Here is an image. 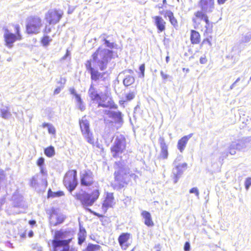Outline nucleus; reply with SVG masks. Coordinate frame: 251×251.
Instances as JSON below:
<instances>
[{
    "mask_svg": "<svg viewBox=\"0 0 251 251\" xmlns=\"http://www.w3.org/2000/svg\"><path fill=\"white\" fill-rule=\"evenodd\" d=\"M112 51L99 47L95 52L92 55V60L86 61L85 66L87 71L91 75L92 80L97 81L99 79L105 81L106 72H99L98 69L92 67V62L97 64L101 71L105 70L108 62L111 60L112 56Z\"/></svg>",
    "mask_w": 251,
    "mask_h": 251,
    "instance_id": "1",
    "label": "nucleus"
},
{
    "mask_svg": "<svg viewBox=\"0 0 251 251\" xmlns=\"http://www.w3.org/2000/svg\"><path fill=\"white\" fill-rule=\"evenodd\" d=\"M69 231L60 230L55 231L54 239L52 241L53 251H77L74 248H70L71 238H68Z\"/></svg>",
    "mask_w": 251,
    "mask_h": 251,
    "instance_id": "2",
    "label": "nucleus"
},
{
    "mask_svg": "<svg viewBox=\"0 0 251 251\" xmlns=\"http://www.w3.org/2000/svg\"><path fill=\"white\" fill-rule=\"evenodd\" d=\"M251 147V136L243 137L232 142L228 147V152L231 155L236 154V150L246 151Z\"/></svg>",
    "mask_w": 251,
    "mask_h": 251,
    "instance_id": "3",
    "label": "nucleus"
},
{
    "mask_svg": "<svg viewBox=\"0 0 251 251\" xmlns=\"http://www.w3.org/2000/svg\"><path fill=\"white\" fill-rule=\"evenodd\" d=\"M99 190H95L90 194L86 192L82 191L76 193L74 196L75 198L79 201L84 207L91 206L99 197Z\"/></svg>",
    "mask_w": 251,
    "mask_h": 251,
    "instance_id": "4",
    "label": "nucleus"
},
{
    "mask_svg": "<svg viewBox=\"0 0 251 251\" xmlns=\"http://www.w3.org/2000/svg\"><path fill=\"white\" fill-rule=\"evenodd\" d=\"M113 145L110 150L113 157L116 158L126 149V141L125 137L122 134H118L113 137Z\"/></svg>",
    "mask_w": 251,
    "mask_h": 251,
    "instance_id": "5",
    "label": "nucleus"
},
{
    "mask_svg": "<svg viewBox=\"0 0 251 251\" xmlns=\"http://www.w3.org/2000/svg\"><path fill=\"white\" fill-rule=\"evenodd\" d=\"M115 168L117 170L114 173L115 179L119 183H126L129 174V169L123 162H116Z\"/></svg>",
    "mask_w": 251,
    "mask_h": 251,
    "instance_id": "6",
    "label": "nucleus"
},
{
    "mask_svg": "<svg viewBox=\"0 0 251 251\" xmlns=\"http://www.w3.org/2000/svg\"><path fill=\"white\" fill-rule=\"evenodd\" d=\"M63 183L69 191L72 193L78 184L77 171L75 170L68 171L64 177Z\"/></svg>",
    "mask_w": 251,
    "mask_h": 251,
    "instance_id": "7",
    "label": "nucleus"
},
{
    "mask_svg": "<svg viewBox=\"0 0 251 251\" xmlns=\"http://www.w3.org/2000/svg\"><path fill=\"white\" fill-rule=\"evenodd\" d=\"M42 25V20L39 17H30L27 20L26 32L29 34H37L40 32Z\"/></svg>",
    "mask_w": 251,
    "mask_h": 251,
    "instance_id": "8",
    "label": "nucleus"
},
{
    "mask_svg": "<svg viewBox=\"0 0 251 251\" xmlns=\"http://www.w3.org/2000/svg\"><path fill=\"white\" fill-rule=\"evenodd\" d=\"M79 123L82 135L88 143L91 144H93L94 139L92 133L90 130L89 121H87L84 117H83L81 120H79Z\"/></svg>",
    "mask_w": 251,
    "mask_h": 251,
    "instance_id": "9",
    "label": "nucleus"
},
{
    "mask_svg": "<svg viewBox=\"0 0 251 251\" xmlns=\"http://www.w3.org/2000/svg\"><path fill=\"white\" fill-rule=\"evenodd\" d=\"M12 199L13 200V208H19L21 209V210H10V212L9 214H19L21 212H23V210H25L26 207V206L25 204V201H24L23 197L18 194L15 193L13 195Z\"/></svg>",
    "mask_w": 251,
    "mask_h": 251,
    "instance_id": "10",
    "label": "nucleus"
},
{
    "mask_svg": "<svg viewBox=\"0 0 251 251\" xmlns=\"http://www.w3.org/2000/svg\"><path fill=\"white\" fill-rule=\"evenodd\" d=\"M63 14L61 10L50 9L46 14L45 19L50 25H55L59 22Z\"/></svg>",
    "mask_w": 251,
    "mask_h": 251,
    "instance_id": "11",
    "label": "nucleus"
},
{
    "mask_svg": "<svg viewBox=\"0 0 251 251\" xmlns=\"http://www.w3.org/2000/svg\"><path fill=\"white\" fill-rule=\"evenodd\" d=\"M3 38L5 41V45L8 48L11 49L13 46V44L18 40L17 36L11 32L7 28H3Z\"/></svg>",
    "mask_w": 251,
    "mask_h": 251,
    "instance_id": "12",
    "label": "nucleus"
},
{
    "mask_svg": "<svg viewBox=\"0 0 251 251\" xmlns=\"http://www.w3.org/2000/svg\"><path fill=\"white\" fill-rule=\"evenodd\" d=\"M80 183L82 186H89L93 183V174L90 170H85L80 174Z\"/></svg>",
    "mask_w": 251,
    "mask_h": 251,
    "instance_id": "13",
    "label": "nucleus"
},
{
    "mask_svg": "<svg viewBox=\"0 0 251 251\" xmlns=\"http://www.w3.org/2000/svg\"><path fill=\"white\" fill-rule=\"evenodd\" d=\"M187 164L186 163L176 165L173 168L172 173L174 176V183H176L183 172L186 169Z\"/></svg>",
    "mask_w": 251,
    "mask_h": 251,
    "instance_id": "14",
    "label": "nucleus"
},
{
    "mask_svg": "<svg viewBox=\"0 0 251 251\" xmlns=\"http://www.w3.org/2000/svg\"><path fill=\"white\" fill-rule=\"evenodd\" d=\"M98 103V107H106L109 108H117V106L114 104L113 100L111 98L106 97H100V99L99 100Z\"/></svg>",
    "mask_w": 251,
    "mask_h": 251,
    "instance_id": "15",
    "label": "nucleus"
},
{
    "mask_svg": "<svg viewBox=\"0 0 251 251\" xmlns=\"http://www.w3.org/2000/svg\"><path fill=\"white\" fill-rule=\"evenodd\" d=\"M158 143L161 149L159 158L163 159H167L168 157V146L166 144L164 138L163 137H160L158 139Z\"/></svg>",
    "mask_w": 251,
    "mask_h": 251,
    "instance_id": "16",
    "label": "nucleus"
},
{
    "mask_svg": "<svg viewBox=\"0 0 251 251\" xmlns=\"http://www.w3.org/2000/svg\"><path fill=\"white\" fill-rule=\"evenodd\" d=\"M200 4L204 13H211L214 8V0H201Z\"/></svg>",
    "mask_w": 251,
    "mask_h": 251,
    "instance_id": "17",
    "label": "nucleus"
},
{
    "mask_svg": "<svg viewBox=\"0 0 251 251\" xmlns=\"http://www.w3.org/2000/svg\"><path fill=\"white\" fill-rule=\"evenodd\" d=\"M65 218V217L63 215H58L53 212L50 216V224L51 225L56 226L57 225L62 223L64 222Z\"/></svg>",
    "mask_w": 251,
    "mask_h": 251,
    "instance_id": "18",
    "label": "nucleus"
},
{
    "mask_svg": "<svg viewBox=\"0 0 251 251\" xmlns=\"http://www.w3.org/2000/svg\"><path fill=\"white\" fill-rule=\"evenodd\" d=\"M106 114L109 117L114 119L116 123L122 124L123 123V115L120 111H107Z\"/></svg>",
    "mask_w": 251,
    "mask_h": 251,
    "instance_id": "19",
    "label": "nucleus"
},
{
    "mask_svg": "<svg viewBox=\"0 0 251 251\" xmlns=\"http://www.w3.org/2000/svg\"><path fill=\"white\" fill-rule=\"evenodd\" d=\"M114 197L112 193H107L106 198L102 203V208L104 212L111 207L113 204Z\"/></svg>",
    "mask_w": 251,
    "mask_h": 251,
    "instance_id": "20",
    "label": "nucleus"
},
{
    "mask_svg": "<svg viewBox=\"0 0 251 251\" xmlns=\"http://www.w3.org/2000/svg\"><path fill=\"white\" fill-rule=\"evenodd\" d=\"M193 134L191 133L188 135L184 136L179 139L177 142V147L180 152H182L184 150L186 146L189 139L192 137Z\"/></svg>",
    "mask_w": 251,
    "mask_h": 251,
    "instance_id": "21",
    "label": "nucleus"
},
{
    "mask_svg": "<svg viewBox=\"0 0 251 251\" xmlns=\"http://www.w3.org/2000/svg\"><path fill=\"white\" fill-rule=\"evenodd\" d=\"M251 39V33L248 32L245 34H242L239 38V40L237 43V45L238 48L240 50H243L245 46L244 44L247 43L250 41Z\"/></svg>",
    "mask_w": 251,
    "mask_h": 251,
    "instance_id": "22",
    "label": "nucleus"
},
{
    "mask_svg": "<svg viewBox=\"0 0 251 251\" xmlns=\"http://www.w3.org/2000/svg\"><path fill=\"white\" fill-rule=\"evenodd\" d=\"M88 95L91 100L93 101H96L97 103L99 100L100 99L101 97L98 93L97 89L94 87V85L92 83L90 85L89 89Z\"/></svg>",
    "mask_w": 251,
    "mask_h": 251,
    "instance_id": "23",
    "label": "nucleus"
},
{
    "mask_svg": "<svg viewBox=\"0 0 251 251\" xmlns=\"http://www.w3.org/2000/svg\"><path fill=\"white\" fill-rule=\"evenodd\" d=\"M130 237V234L128 233H122L118 238V242L120 246L123 248L124 247L127 248L129 246L127 241Z\"/></svg>",
    "mask_w": 251,
    "mask_h": 251,
    "instance_id": "24",
    "label": "nucleus"
},
{
    "mask_svg": "<svg viewBox=\"0 0 251 251\" xmlns=\"http://www.w3.org/2000/svg\"><path fill=\"white\" fill-rule=\"evenodd\" d=\"M154 20V24L157 27L158 32L163 31L165 29V22L163 18L159 16H156L153 17Z\"/></svg>",
    "mask_w": 251,
    "mask_h": 251,
    "instance_id": "25",
    "label": "nucleus"
},
{
    "mask_svg": "<svg viewBox=\"0 0 251 251\" xmlns=\"http://www.w3.org/2000/svg\"><path fill=\"white\" fill-rule=\"evenodd\" d=\"M141 216L144 219V223L146 226L149 227L154 226V223L150 212L147 211H143L141 213Z\"/></svg>",
    "mask_w": 251,
    "mask_h": 251,
    "instance_id": "26",
    "label": "nucleus"
},
{
    "mask_svg": "<svg viewBox=\"0 0 251 251\" xmlns=\"http://www.w3.org/2000/svg\"><path fill=\"white\" fill-rule=\"evenodd\" d=\"M11 116L12 114L8 107L4 106L0 108V116L3 119L8 120L11 118Z\"/></svg>",
    "mask_w": 251,
    "mask_h": 251,
    "instance_id": "27",
    "label": "nucleus"
},
{
    "mask_svg": "<svg viewBox=\"0 0 251 251\" xmlns=\"http://www.w3.org/2000/svg\"><path fill=\"white\" fill-rule=\"evenodd\" d=\"M86 237V231L85 229L82 226H79V231L78 233V244L81 245L85 240Z\"/></svg>",
    "mask_w": 251,
    "mask_h": 251,
    "instance_id": "28",
    "label": "nucleus"
},
{
    "mask_svg": "<svg viewBox=\"0 0 251 251\" xmlns=\"http://www.w3.org/2000/svg\"><path fill=\"white\" fill-rule=\"evenodd\" d=\"M190 39L193 44H199L200 42V35L199 33L195 30H192L191 31Z\"/></svg>",
    "mask_w": 251,
    "mask_h": 251,
    "instance_id": "29",
    "label": "nucleus"
},
{
    "mask_svg": "<svg viewBox=\"0 0 251 251\" xmlns=\"http://www.w3.org/2000/svg\"><path fill=\"white\" fill-rule=\"evenodd\" d=\"M39 175L38 174L33 176L30 180V186L35 189H37L39 186Z\"/></svg>",
    "mask_w": 251,
    "mask_h": 251,
    "instance_id": "30",
    "label": "nucleus"
},
{
    "mask_svg": "<svg viewBox=\"0 0 251 251\" xmlns=\"http://www.w3.org/2000/svg\"><path fill=\"white\" fill-rule=\"evenodd\" d=\"M165 17H168L169 19L170 22L171 24L174 26H175L177 25V21L176 19L174 16L173 13L171 11H166L165 14Z\"/></svg>",
    "mask_w": 251,
    "mask_h": 251,
    "instance_id": "31",
    "label": "nucleus"
},
{
    "mask_svg": "<svg viewBox=\"0 0 251 251\" xmlns=\"http://www.w3.org/2000/svg\"><path fill=\"white\" fill-rule=\"evenodd\" d=\"M135 81L134 77L132 76L128 75L123 80V83L125 86H128L132 84Z\"/></svg>",
    "mask_w": 251,
    "mask_h": 251,
    "instance_id": "32",
    "label": "nucleus"
},
{
    "mask_svg": "<svg viewBox=\"0 0 251 251\" xmlns=\"http://www.w3.org/2000/svg\"><path fill=\"white\" fill-rule=\"evenodd\" d=\"M205 25V32L206 33H211L212 31V28H213V24L209 22L208 20V18H205V21H204Z\"/></svg>",
    "mask_w": 251,
    "mask_h": 251,
    "instance_id": "33",
    "label": "nucleus"
},
{
    "mask_svg": "<svg viewBox=\"0 0 251 251\" xmlns=\"http://www.w3.org/2000/svg\"><path fill=\"white\" fill-rule=\"evenodd\" d=\"M42 126L44 128L47 127L48 132L50 134H55L56 132V130L55 127L52 126V125L44 123L42 125Z\"/></svg>",
    "mask_w": 251,
    "mask_h": 251,
    "instance_id": "34",
    "label": "nucleus"
},
{
    "mask_svg": "<svg viewBox=\"0 0 251 251\" xmlns=\"http://www.w3.org/2000/svg\"><path fill=\"white\" fill-rule=\"evenodd\" d=\"M45 154L48 157H52L55 154V150L54 147L50 146L45 149Z\"/></svg>",
    "mask_w": 251,
    "mask_h": 251,
    "instance_id": "35",
    "label": "nucleus"
},
{
    "mask_svg": "<svg viewBox=\"0 0 251 251\" xmlns=\"http://www.w3.org/2000/svg\"><path fill=\"white\" fill-rule=\"evenodd\" d=\"M240 121L245 125V126H248L251 124V119L249 118V116H246L245 114H243L242 116L240 117ZM243 126V127H244Z\"/></svg>",
    "mask_w": 251,
    "mask_h": 251,
    "instance_id": "36",
    "label": "nucleus"
},
{
    "mask_svg": "<svg viewBox=\"0 0 251 251\" xmlns=\"http://www.w3.org/2000/svg\"><path fill=\"white\" fill-rule=\"evenodd\" d=\"M100 247L99 245H94L93 244H89L86 249L83 251H96L99 250Z\"/></svg>",
    "mask_w": 251,
    "mask_h": 251,
    "instance_id": "37",
    "label": "nucleus"
},
{
    "mask_svg": "<svg viewBox=\"0 0 251 251\" xmlns=\"http://www.w3.org/2000/svg\"><path fill=\"white\" fill-rule=\"evenodd\" d=\"M52 41V39L48 35H45L41 40V44L44 47H47L50 43Z\"/></svg>",
    "mask_w": 251,
    "mask_h": 251,
    "instance_id": "38",
    "label": "nucleus"
},
{
    "mask_svg": "<svg viewBox=\"0 0 251 251\" xmlns=\"http://www.w3.org/2000/svg\"><path fill=\"white\" fill-rule=\"evenodd\" d=\"M205 13H204L202 11H198L195 13V15L197 18L203 20L204 22L205 18H208Z\"/></svg>",
    "mask_w": 251,
    "mask_h": 251,
    "instance_id": "39",
    "label": "nucleus"
},
{
    "mask_svg": "<svg viewBox=\"0 0 251 251\" xmlns=\"http://www.w3.org/2000/svg\"><path fill=\"white\" fill-rule=\"evenodd\" d=\"M64 195V193L62 191H58L56 192H52L50 189L48 191V197H60Z\"/></svg>",
    "mask_w": 251,
    "mask_h": 251,
    "instance_id": "40",
    "label": "nucleus"
},
{
    "mask_svg": "<svg viewBox=\"0 0 251 251\" xmlns=\"http://www.w3.org/2000/svg\"><path fill=\"white\" fill-rule=\"evenodd\" d=\"M102 41L104 42V44L106 46V47L109 48L110 49H112L114 47V43L110 42L108 40H107L104 36H101L100 37Z\"/></svg>",
    "mask_w": 251,
    "mask_h": 251,
    "instance_id": "41",
    "label": "nucleus"
},
{
    "mask_svg": "<svg viewBox=\"0 0 251 251\" xmlns=\"http://www.w3.org/2000/svg\"><path fill=\"white\" fill-rule=\"evenodd\" d=\"M15 29L16 32L15 34L17 36L18 40H21L22 39V35L20 33V26L18 25H15Z\"/></svg>",
    "mask_w": 251,
    "mask_h": 251,
    "instance_id": "42",
    "label": "nucleus"
},
{
    "mask_svg": "<svg viewBox=\"0 0 251 251\" xmlns=\"http://www.w3.org/2000/svg\"><path fill=\"white\" fill-rule=\"evenodd\" d=\"M251 186V177H247L245 181V187L246 190L249 189L250 187Z\"/></svg>",
    "mask_w": 251,
    "mask_h": 251,
    "instance_id": "43",
    "label": "nucleus"
},
{
    "mask_svg": "<svg viewBox=\"0 0 251 251\" xmlns=\"http://www.w3.org/2000/svg\"><path fill=\"white\" fill-rule=\"evenodd\" d=\"M145 65L144 64L141 65L139 67V70L140 71V75H139V77L143 78L145 76Z\"/></svg>",
    "mask_w": 251,
    "mask_h": 251,
    "instance_id": "44",
    "label": "nucleus"
},
{
    "mask_svg": "<svg viewBox=\"0 0 251 251\" xmlns=\"http://www.w3.org/2000/svg\"><path fill=\"white\" fill-rule=\"evenodd\" d=\"M160 75L164 82H166L168 79H169L170 78H172L171 76L164 73V72L163 71H161Z\"/></svg>",
    "mask_w": 251,
    "mask_h": 251,
    "instance_id": "45",
    "label": "nucleus"
},
{
    "mask_svg": "<svg viewBox=\"0 0 251 251\" xmlns=\"http://www.w3.org/2000/svg\"><path fill=\"white\" fill-rule=\"evenodd\" d=\"M44 163H45V159L43 157H40L37 161V165L39 168L44 167Z\"/></svg>",
    "mask_w": 251,
    "mask_h": 251,
    "instance_id": "46",
    "label": "nucleus"
},
{
    "mask_svg": "<svg viewBox=\"0 0 251 251\" xmlns=\"http://www.w3.org/2000/svg\"><path fill=\"white\" fill-rule=\"evenodd\" d=\"M77 106L79 109H80L81 111H83L85 109V106L82 100L77 102Z\"/></svg>",
    "mask_w": 251,
    "mask_h": 251,
    "instance_id": "47",
    "label": "nucleus"
},
{
    "mask_svg": "<svg viewBox=\"0 0 251 251\" xmlns=\"http://www.w3.org/2000/svg\"><path fill=\"white\" fill-rule=\"evenodd\" d=\"M190 193H194L196 196L199 198V191L197 187H193L189 190Z\"/></svg>",
    "mask_w": 251,
    "mask_h": 251,
    "instance_id": "48",
    "label": "nucleus"
},
{
    "mask_svg": "<svg viewBox=\"0 0 251 251\" xmlns=\"http://www.w3.org/2000/svg\"><path fill=\"white\" fill-rule=\"evenodd\" d=\"M135 97V94L133 92H130L126 95V100H130L134 99Z\"/></svg>",
    "mask_w": 251,
    "mask_h": 251,
    "instance_id": "49",
    "label": "nucleus"
},
{
    "mask_svg": "<svg viewBox=\"0 0 251 251\" xmlns=\"http://www.w3.org/2000/svg\"><path fill=\"white\" fill-rule=\"evenodd\" d=\"M202 45H208L209 47L211 46V43L210 40L208 38H206L203 40L202 42Z\"/></svg>",
    "mask_w": 251,
    "mask_h": 251,
    "instance_id": "50",
    "label": "nucleus"
},
{
    "mask_svg": "<svg viewBox=\"0 0 251 251\" xmlns=\"http://www.w3.org/2000/svg\"><path fill=\"white\" fill-rule=\"evenodd\" d=\"M51 28L50 25H46L44 29V32L46 34H49L51 32Z\"/></svg>",
    "mask_w": 251,
    "mask_h": 251,
    "instance_id": "51",
    "label": "nucleus"
},
{
    "mask_svg": "<svg viewBox=\"0 0 251 251\" xmlns=\"http://www.w3.org/2000/svg\"><path fill=\"white\" fill-rule=\"evenodd\" d=\"M190 250V244L188 242H186L184 246V250L185 251H189Z\"/></svg>",
    "mask_w": 251,
    "mask_h": 251,
    "instance_id": "52",
    "label": "nucleus"
},
{
    "mask_svg": "<svg viewBox=\"0 0 251 251\" xmlns=\"http://www.w3.org/2000/svg\"><path fill=\"white\" fill-rule=\"evenodd\" d=\"M207 59L205 56H201L200 59V62L201 64H204L207 62Z\"/></svg>",
    "mask_w": 251,
    "mask_h": 251,
    "instance_id": "53",
    "label": "nucleus"
},
{
    "mask_svg": "<svg viewBox=\"0 0 251 251\" xmlns=\"http://www.w3.org/2000/svg\"><path fill=\"white\" fill-rule=\"evenodd\" d=\"M39 168H40V173L43 176L47 175V171L46 170L44 167H40Z\"/></svg>",
    "mask_w": 251,
    "mask_h": 251,
    "instance_id": "54",
    "label": "nucleus"
},
{
    "mask_svg": "<svg viewBox=\"0 0 251 251\" xmlns=\"http://www.w3.org/2000/svg\"><path fill=\"white\" fill-rule=\"evenodd\" d=\"M74 96L75 97L76 102H79V101L82 100L81 98V97H80V96L79 94H76Z\"/></svg>",
    "mask_w": 251,
    "mask_h": 251,
    "instance_id": "55",
    "label": "nucleus"
},
{
    "mask_svg": "<svg viewBox=\"0 0 251 251\" xmlns=\"http://www.w3.org/2000/svg\"><path fill=\"white\" fill-rule=\"evenodd\" d=\"M128 175L130 176V177L133 178V180L135 181H136L137 178H138V176L134 174H132V173L130 174L129 173V174H128Z\"/></svg>",
    "mask_w": 251,
    "mask_h": 251,
    "instance_id": "56",
    "label": "nucleus"
},
{
    "mask_svg": "<svg viewBox=\"0 0 251 251\" xmlns=\"http://www.w3.org/2000/svg\"><path fill=\"white\" fill-rule=\"evenodd\" d=\"M70 93L71 94L73 95L74 96H75L76 94H77L75 89L73 88L70 89Z\"/></svg>",
    "mask_w": 251,
    "mask_h": 251,
    "instance_id": "57",
    "label": "nucleus"
},
{
    "mask_svg": "<svg viewBox=\"0 0 251 251\" xmlns=\"http://www.w3.org/2000/svg\"><path fill=\"white\" fill-rule=\"evenodd\" d=\"M61 91V88L60 87H57L56 88L54 91V94H59Z\"/></svg>",
    "mask_w": 251,
    "mask_h": 251,
    "instance_id": "58",
    "label": "nucleus"
},
{
    "mask_svg": "<svg viewBox=\"0 0 251 251\" xmlns=\"http://www.w3.org/2000/svg\"><path fill=\"white\" fill-rule=\"evenodd\" d=\"M29 225H30L31 226L35 225L36 224V221L34 220H30L29 221Z\"/></svg>",
    "mask_w": 251,
    "mask_h": 251,
    "instance_id": "59",
    "label": "nucleus"
},
{
    "mask_svg": "<svg viewBox=\"0 0 251 251\" xmlns=\"http://www.w3.org/2000/svg\"><path fill=\"white\" fill-rule=\"evenodd\" d=\"M93 215H95V216H97L98 217H102L103 216L102 215L100 214L99 213H97L96 212H94L93 213Z\"/></svg>",
    "mask_w": 251,
    "mask_h": 251,
    "instance_id": "60",
    "label": "nucleus"
},
{
    "mask_svg": "<svg viewBox=\"0 0 251 251\" xmlns=\"http://www.w3.org/2000/svg\"><path fill=\"white\" fill-rule=\"evenodd\" d=\"M4 199H1L0 200V210H1V207L2 205V204L4 203Z\"/></svg>",
    "mask_w": 251,
    "mask_h": 251,
    "instance_id": "61",
    "label": "nucleus"
},
{
    "mask_svg": "<svg viewBox=\"0 0 251 251\" xmlns=\"http://www.w3.org/2000/svg\"><path fill=\"white\" fill-rule=\"evenodd\" d=\"M28 235L29 237H32L33 236V232L32 230L29 231Z\"/></svg>",
    "mask_w": 251,
    "mask_h": 251,
    "instance_id": "62",
    "label": "nucleus"
},
{
    "mask_svg": "<svg viewBox=\"0 0 251 251\" xmlns=\"http://www.w3.org/2000/svg\"><path fill=\"white\" fill-rule=\"evenodd\" d=\"M170 60V57L169 56H167L166 57V63H168Z\"/></svg>",
    "mask_w": 251,
    "mask_h": 251,
    "instance_id": "63",
    "label": "nucleus"
},
{
    "mask_svg": "<svg viewBox=\"0 0 251 251\" xmlns=\"http://www.w3.org/2000/svg\"><path fill=\"white\" fill-rule=\"evenodd\" d=\"M235 86V85L233 83H232V84L230 85V88H229L230 90H232V89H233Z\"/></svg>",
    "mask_w": 251,
    "mask_h": 251,
    "instance_id": "64",
    "label": "nucleus"
}]
</instances>
